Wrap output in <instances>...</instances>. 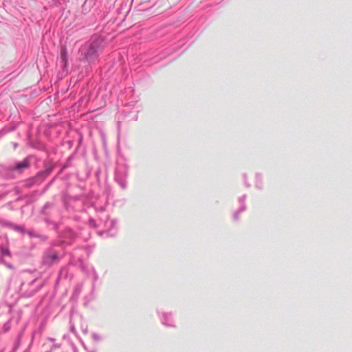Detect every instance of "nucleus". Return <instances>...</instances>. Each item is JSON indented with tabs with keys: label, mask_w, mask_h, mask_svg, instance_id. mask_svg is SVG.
<instances>
[{
	"label": "nucleus",
	"mask_w": 352,
	"mask_h": 352,
	"mask_svg": "<svg viewBox=\"0 0 352 352\" xmlns=\"http://www.w3.org/2000/svg\"><path fill=\"white\" fill-rule=\"evenodd\" d=\"M28 166V162H21V163L18 164L16 165V168L20 169V168H26Z\"/></svg>",
	"instance_id": "2"
},
{
	"label": "nucleus",
	"mask_w": 352,
	"mask_h": 352,
	"mask_svg": "<svg viewBox=\"0 0 352 352\" xmlns=\"http://www.w3.org/2000/svg\"><path fill=\"white\" fill-rule=\"evenodd\" d=\"M60 58H61V61H62L63 65L66 66V65H67V51H66V49H65V48L62 49V50H61Z\"/></svg>",
	"instance_id": "1"
}]
</instances>
